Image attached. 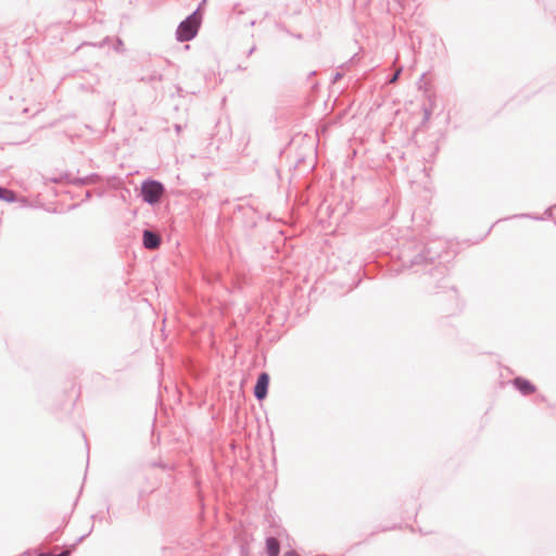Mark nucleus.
Wrapping results in <instances>:
<instances>
[{
  "instance_id": "obj_1",
  "label": "nucleus",
  "mask_w": 556,
  "mask_h": 556,
  "mask_svg": "<svg viewBox=\"0 0 556 556\" xmlns=\"http://www.w3.org/2000/svg\"><path fill=\"white\" fill-rule=\"evenodd\" d=\"M200 26V17L197 13L190 15L187 20L180 23L177 29V38L180 41H188L192 39Z\"/></svg>"
},
{
  "instance_id": "obj_2",
  "label": "nucleus",
  "mask_w": 556,
  "mask_h": 556,
  "mask_svg": "<svg viewBox=\"0 0 556 556\" xmlns=\"http://www.w3.org/2000/svg\"><path fill=\"white\" fill-rule=\"evenodd\" d=\"M141 192L144 201L156 203L163 194V186L156 181H149L142 185Z\"/></svg>"
},
{
  "instance_id": "obj_3",
  "label": "nucleus",
  "mask_w": 556,
  "mask_h": 556,
  "mask_svg": "<svg viewBox=\"0 0 556 556\" xmlns=\"http://www.w3.org/2000/svg\"><path fill=\"white\" fill-rule=\"evenodd\" d=\"M269 384V375L267 372H262L256 381L254 387V395L257 400H264L267 395V389Z\"/></svg>"
},
{
  "instance_id": "obj_4",
  "label": "nucleus",
  "mask_w": 556,
  "mask_h": 556,
  "mask_svg": "<svg viewBox=\"0 0 556 556\" xmlns=\"http://www.w3.org/2000/svg\"><path fill=\"white\" fill-rule=\"evenodd\" d=\"M161 239L157 235L152 231L146 230L143 232V245L147 249L153 250L160 247Z\"/></svg>"
},
{
  "instance_id": "obj_5",
  "label": "nucleus",
  "mask_w": 556,
  "mask_h": 556,
  "mask_svg": "<svg viewBox=\"0 0 556 556\" xmlns=\"http://www.w3.org/2000/svg\"><path fill=\"white\" fill-rule=\"evenodd\" d=\"M514 384L525 395H529L535 392V387L527 379L516 378L514 380Z\"/></svg>"
},
{
  "instance_id": "obj_6",
  "label": "nucleus",
  "mask_w": 556,
  "mask_h": 556,
  "mask_svg": "<svg viewBox=\"0 0 556 556\" xmlns=\"http://www.w3.org/2000/svg\"><path fill=\"white\" fill-rule=\"evenodd\" d=\"M266 549L268 556H278L280 551L279 542L275 538H268L266 540Z\"/></svg>"
},
{
  "instance_id": "obj_7",
  "label": "nucleus",
  "mask_w": 556,
  "mask_h": 556,
  "mask_svg": "<svg viewBox=\"0 0 556 556\" xmlns=\"http://www.w3.org/2000/svg\"><path fill=\"white\" fill-rule=\"evenodd\" d=\"M15 199V194L11 190L0 188V200L5 202H13Z\"/></svg>"
},
{
  "instance_id": "obj_8",
  "label": "nucleus",
  "mask_w": 556,
  "mask_h": 556,
  "mask_svg": "<svg viewBox=\"0 0 556 556\" xmlns=\"http://www.w3.org/2000/svg\"><path fill=\"white\" fill-rule=\"evenodd\" d=\"M70 551H64L63 553L59 554V555H51V554H48V553H41L37 556H70Z\"/></svg>"
},
{
  "instance_id": "obj_9",
  "label": "nucleus",
  "mask_w": 556,
  "mask_h": 556,
  "mask_svg": "<svg viewBox=\"0 0 556 556\" xmlns=\"http://www.w3.org/2000/svg\"><path fill=\"white\" fill-rule=\"evenodd\" d=\"M400 72L401 70H397L396 73L393 75V77L390 79V83L393 84L396 81L399 75H400Z\"/></svg>"
},
{
  "instance_id": "obj_10",
  "label": "nucleus",
  "mask_w": 556,
  "mask_h": 556,
  "mask_svg": "<svg viewBox=\"0 0 556 556\" xmlns=\"http://www.w3.org/2000/svg\"><path fill=\"white\" fill-rule=\"evenodd\" d=\"M285 556H299L295 552H288Z\"/></svg>"
}]
</instances>
